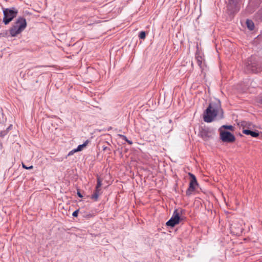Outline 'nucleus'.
Masks as SVG:
<instances>
[{"mask_svg": "<svg viewBox=\"0 0 262 262\" xmlns=\"http://www.w3.org/2000/svg\"><path fill=\"white\" fill-rule=\"evenodd\" d=\"M243 133L247 135H250L253 137H257L259 136L258 132L252 131L249 129H244Z\"/></svg>", "mask_w": 262, "mask_h": 262, "instance_id": "11", "label": "nucleus"}, {"mask_svg": "<svg viewBox=\"0 0 262 262\" xmlns=\"http://www.w3.org/2000/svg\"><path fill=\"white\" fill-rule=\"evenodd\" d=\"M199 135L205 141L208 140L211 137V133L207 128H202L200 130Z\"/></svg>", "mask_w": 262, "mask_h": 262, "instance_id": "10", "label": "nucleus"}, {"mask_svg": "<svg viewBox=\"0 0 262 262\" xmlns=\"http://www.w3.org/2000/svg\"><path fill=\"white\" fill-rule=\"evenodd\" d=\"M188 175L190 178V182L189 183V187L186 192L187 195H190L192 192L195 190V186L198 185L195 176L193 174L190 172L188 173Z\"/></svg>", "mask_w": 262, "mask_h": 262, "instance_id": "6", "label": "nucleus"}, {"mask_svg": "<svg viewBox=\"0 0 262 262\" xmlns=\"http://www.w3.org/2000/svg\"><path fill=\"white\" fill-rule=\"evenodd\" d=\"M78 212H79V210L78 209L76 210H75V211L73 212V213L72 214V215L74 217H77L78 216Z\"/></svg>", "mask_w": 262, "mask_h": 262, "instance_id": "25", "label": "nucleus"}, {"mask_svg": "<svg viewBox=\"0 0 262 262\" xmlns=\"http://www.w3.org/2000/svg\"><path fill=\"white\" fill-rule=\"evenodd\" d=\"M75 152H77V150H75V149L71 150V151L69 152V153L68 154V156H71V155H72L74 153H75Z\"/></svg>", "mask_w": 262, "mask_h": 262, "instance_id": "26", "label": "nucleus"}, {"mask_svg": "<svg viewBox=\"0 0 262 262\" xmlns=\"http://www.w3.org/2000/svg\"><path fill=\"white\" fill-rule=\"evenodd\" d=\"M101 185H102V181L100 180V179L99 177H98L97 178V184L96 186V189H100V187H101Z\"/></svg>", "mask_w": 262, "mask_h": 262, "instance_id": "18", "label": "nucleus"}, {"mask_svg": "<svg viewBox=\"0 0 262 262\" xmlns=\"http://www.w3.org/2000/svg\"><path fill=\"white\" fill-rule=\"evenodd\" d=\"M180 220V214L178 210H175L172 217L166 223V225L170 227H174L176 225L179 223Z\"/></svg>", "mask_w": 262, "mask_h": 262, "instance_id": "8", "label": "nucleus"}, {"mask_svg": "<svg viewBox=\"0 0 262 262\" xmlns=\"http://www.w3.org/2000/svg\"><path fill=\"white\" fill-rule=\"evenodd\" d=\"M4 18L3 22L5 25H8L12 19L15 17L18 13V11L15 8L4 9L3 10Z\"/></svg>", "mask_w": 262, "mask_h": 262, "instance_id": "4", "label": "nucleus"}, {"mask_svg": "<svg viewBox=\"0 0 262 262\" xmlns=\"http://www.w3.org/2000/svg\"><path fill=\"white\" fill-rule=\"evenodd\" d=\"M223 127L230 130H232L233 128V127L232 125H223Z\"/></svg>", "mask_w": 262, "mask_h": 262, "instance_id": "24", "label": "nucleus"}, {"mask_svg": "<svg viewBox=\"0 0 262 262\" xmlns=\"http://www.w3.org/2000/svg\"><path fill=\"white\" fill-rule=\"evenodd\" d=\"M242 0H229L227 9L231 14L236 13L239 10L238 3Z\"/></svg>", "mask_w": 262, "mask_h": 262, "instance_id": "7", "label": "nucleus"}, {"mask_svg": "<svg viewBox=\"0 0 262 262\" xmlns=\"http://www.w3.org/2000/svg\"><path fill=\"white\" fill-rule=\"evenodd\" d=\"M243 126L245 127H247L248 128H250L251 126V123L250 122H243L242 124Z\"/></svg>", "mask_w": 262, "mask_h": 262, "instance_id": "22", "label": "nucleus"}, {"mask_svg": "<svg viewBox=\"0 0 262 262\" xmlns=\"http://www.w3.org/2000/svg\"><path fill=\"white\" fill-rule=\"evenodd\" d=\"M8 134V130H4L0 131V137H4Z\"/></svg>", "mask_w": 262, "mask_h": 262, "instance_id": "21", "label": "nucleus"}, {"mask_svg": "<svg viewBox=\"0 0 262 262\" xmlns=\"http://www.w3.org/2000/svg\"><path fill=\"white\" fill-rule=\"evenodd\" d=\"M118 136L120 137L123 140L125 141L127 143H128L129 145H132L133 144V142L130 140H129L126 136L120 134H119Z\"/></svg>", "mask_w": 262, "mask_h": 262, "instance_id": "17", "label": "nucleus"}, {"mask_svg": "<svg viewBox=\"0 0 262 262\" xmlns=\"http://www.w3.org/2000/svg\"><path fill=\"white\" fill-rule=\"evenodd\" d=\"M22 166L24 168L26 169H33V166L32 165L30 166H26L23 163L22 164Z\"/></svg>", "mask_w": 262, "mask_h": 262, "instance_id": "23", "label": "nucleus"}, {"mask_svg": "<svg viewBox=\"0 0 262 262\" xmlns=\"http://www.w3.org/2000/svg\"><path fill=\"white\" fill-rule=\"evenodd\" d=\"M8 32L7 31L1 32L0 33V38L7 37L8 36Z\"/></svg>", "mask_w": 262, "mask_h": 262, "instance_id": "20", "label": "nucleus"}, {"mask_svg": "<svg viewBox=\"0 0 262 262\" xmlns=\"http://www.w3.org/2000/svg\"><path fill=\"white\" fill-rule=\"evenodd\" d=\"M220 139L222 141L227 143H232L235 140V138L232 134L225 130L221 132Z\"/></svg>", "mask_w": 262, "mask_h": 262, "instance_id": "5", "label": "nucleus"}, {"mask_svg": "<svg viewBox=\"0 0 262 262\" xmlns=\"http://www.w3.org/2000/svg\"><path fill=\"white\" fill-rule=\"evenodd\" d=\"M89 140H86L85 141V142L81 144L78 146L76 149H75V150H77V151H80L82 150V149L86 147L88 144L89 143Z\"/></svg>", "mask_w": 262, "mask_h": 262, "instance_id": "16", "label": "nucleus"}, {"mask_svg": "<svg viewBox=\"0 0 262 262\" xmlns=\"http://www.w3.org/2000/svg\"><path fill=\"white\" fill-rule=\"evenodd\" d=\"M246 24L248 28L250 30H253L254 28V25L253 21L251 20L247 19L246 21Z\"/></svg>", "mask_w": 262, "mask_h": 262, "instance_id": "15", "label": "nucleus"}, {"mask_svg": "<svg viewBox=\"0 0 262 262\" xmlns=\"http://www.w3.org/2000/svg\"><path fill=\"white\" fill-rule=\"evenodd\" d=\"M217 115L219 116L220 118H223V112L219 100H216L209 103L204 113V121L206 122H211Z\"/></svg>", "mask_w": 262, "mask_h": 262, "instance_id": "1", "label": "nucleus"}, {"mask_svg": "<svg viewBox=\"0 0 262 262\" xmlns=\"http://www.w3.org/2000/svg\"><path fill=\"white\" fill-rule=\"evenodd\" d=\"M195 59L196 60L198 66L200 67V68L203 69V62L204 60L203 57L199 54H196Z\"/></svg>", "mask_w": 262, "mask_h": 262, "instance_id": "12", "label": "nucleus"}, {"mask_svg": "<svg viewBox=\"0 0 262 262\" xmlns=\"http://www.w3.org/2000/svg\"><path fill=\"white\" fill-rule=\"evenodd\" d=\"M100 189H96L95 188V190L93 195L91 196V199L94 200L95 201H97L98 196H99Z\"/></svg>", "mask_w": 262, "mask_h": 262, "instance_id": "14", "label": "nucleus"}, {"mask_svg": "<svg viewBox=\"0 0 262 262\" xmlns=\"http://www.w3.org/2000/svg\"><path fill=\"white\" fill-rule=\"evenodd\" d=\"M261 58L256 56H251L246 63L245 71L247 73H258L262 71Z\"/></svg>", "mask_w": 262, "mask_h": 262, "instance_id": "2", "label": "nucleus"}, {"mask_svg": "<svg viewBox=\"0 0 262 262\" xmlns=\"http://www.w3.org/2000/svg\"><path fill=\"white\" fill-rule=\"evenodd\" d=\"M107 149H108L107 147L104 146H103V150H106Z\"/></svg>", "mask_w": 262, "mask_h": 262, "instance_id": "29", "label": "nucleus"}, {"mask_svg": "<svg viewBox=\"0 0 262 262\" xmlns=\"http://www.w3.org/2000/svg\"><path fill=\"white\" fill-rule=\"evenodd\" d=\"M26 19L21 17H19L9 30L11 36L12 37L16 36L20 33L26 28Z\"/></svg>", "mask_w": 262, "mask_h": 262, "instance_id": "3", "label": "nucleus"}, {"mask_svg": "<svg viewBox=\"0 0 262 262\" xmlns=\"http://www.w3.org/2000/svg\"><path fill=\"white\" fill-rule=\"evenodd\" d=\"M146 37V32L145 31H141L139 34L140 39H144Z\"/></svg>", "mask_w": 262, "mask_h": 262, "instance_id": "19", "label": "nucleus"}, {"mask_svg": "<svg viewBox=\"0 0 262 262\" xmlns=\"http://www.w3.org/2000/svg\"><path fill=\"white\" fill-rule=\"evenodd\" d=\"M172 122V121L171 119L169 120V122L167 124H166L165 126L167 127V128H165V126L163 127H162V129L164 133H169L172 130V126L171 125V123Z\"/></svg>", "mask_w": 262, "mask_h": 262, "instance_id": "13", "label": "nucleus"}, {"mask_svg": "<svg viewBox=\"0 0 262 262\" xmlns=\"http://www.w3.org/2000/svg\"><path fill=\"white\" fill-rule=\"evenodd\" d=\"M230 229L231 232L235 234H240L243 230L242 224L236 222L231 225Z\"/></svg>", "mask_w": 262, "mask_h": 262, "instance_id": "9", "label": "nucleus"}, {"mask_svg": "<svg viewBox=\"0 0 262 262\" xmlns=\"http://www.w3.org/2000/svg\"><path fill=\"white\" fill-rule=\"evenodd\" d=\"M77 194L79 198H82L83 197L82 195L81 194V193L79 192V191L78 190H77Z\"/></svg>", "mask_w": 262, "mask_h": 262, "instance_id": "27", "label": "nucleus"}, {"mask_svg": "<svg viewBox=\"0 0 262 262\" xmlns=\"http://www.w3.org/2000/svg\"><path fill=\"white\" fill-rule=\"evenodd\" d=\"M12 127V125H11H11H9V127H8L6 128V130H8V132L10 129H11Z\"/></svg>", "mask_w": 262, "mask_h": 262, "instance_id": "28", "label": "nucleus"}]
</instances>
